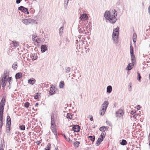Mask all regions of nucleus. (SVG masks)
I'll return each instance as SVG.
<instances>
[{"label":"nucleus","instance_id":"nucleus-1","mask_svg":"<svg viewBox=\"0 0 150 150\" xmlns=\"http://www.w3.org/2000/svg\"><path fill=\"white\" fill-rule=\"evenodd\" d=\"M86 26V24L84 23H79L78 25V30L80 33L86 34L85 29H84V27Z\"/></svg>","mask_w":150,"mask_h":150},{"label":"nucleus","instance_id":"nucleus-2","mask_svg":"<svg viewBox=\"0 0 150 150\" xmlns=\"http://www.w3.org/2000/svg\"><path fill=\"white\" fill-rule=\"evenodd\" d=\"M50 86V90L49 91V95L51 96L57 93V91L58 90L57 88H56L53 84H51Z\"/></svg>","mask_w":150,"mask_h":150},{"label":"nucleus","instance_id":"nucleus-3","mask_svg":"<svg viewBox=\"0 0 150 150\" xmlns=\"http://www.w3.org/2000/svg\"><path fill=\"white\" fill-rule=\"evenodd\" d=\"M134 60H131L132 63H129L125 68V69L127 71H130L136 65V59H134Z\"/></svg>","mask_w":150,"mask_h":150},{"label":"nucleus","instance_id":"nucleus-4","mask_svg":"<svg viewBox=\"0 0 150 150\" xmlns=\"http://www.w3.org/2000/svg\"><path fill=\"white\" fill-rule=\"evenodd\" d=\"M130 53L131 57V60H134V59H136L135 55L134 53V48L132 46V43L131 41L130 46Z\"/></svg>","mask_w":150,"mask_h":150},{"label":"nucleus","instance_id":"nucleus-5","mask_svg":"<svg viewBox=\"0 0 150 150\" xmlns=\"http://www.w3.org/2000/svg\"><path fill=\"white\" fill-rule=\"evenodd\" d=\"M88 16L85 13H83L81 15L80 17H79V23H83V21H85L86 20H87Z\"/></svg>","mask_w":150,"mask_h":150},{"label":"nucleus","instance_id":"nucleus-6","mask_svg":"<svg viewBox=\"0 0 150 150\" xmlns=\"http://www.w3.org/2000/svg\"><path fill=\"white\" fill-rule=\"evenodd\" d=\"M18 10H19L22 12L27 14H29L28 9L27 8H25L23 6H21L18 8Z\"/></svg>","mask_w":150,"mask_h":150},{"label":"nucleus","instance_id":"nucleus-7","mask_svg":"<svg viewBox=\"0 0 150 150\" xmlns=\"http://www.w3.org/2000/svg\"><path fill=\"white\" fill-rule=\"evenodd\" d=\"M109 104V102L108 101H105L103 102V103L102 104V109L101 110L102 111H104V112H105L106 110L108 108V105Z\"/></svg>","mask_w":150,"mask_h":150},{"label":"nucleus","instance_id":"nucleus-8","mask_svg":"<svg viewBox=\"0 0 150 150\" xmlns=\"http://www.w3.org/2000/svg\"><path fill=\"white\" fill-rule=\"evenodd\" d=\"M0 85H1V86L2 85V87L4 88L6 85L7 82V79H5L1 78L0 79Z\"/></svg>","mask_w":150,"mask_h":150},{"label":"nucleus","instance_id":"nucleus-9","mask_svg":"<svg viewBox=\"0 0 150 150\" xmlns=\"http://www.w3.org/2000/svg\"><path fill=\"white\" fill-rule=\"evenodd\" d=\"M108 20L110 23L114 24L117 21V19L115 16H111Z\"/></svg>","mask_w":150,"mask_h":150},{"label":"nucleus","instance_id":"nucleus-10","mask_svg":"<svg viewBox=\"0 0 150 150\" xmlns=\"http://www.w3.org/2000/svg\"><path fill=\"white\" fill-rule=\"evenodd\" d=\"M72 128L73 130L75 132H79L81 129L80 126L77 125H74Z\"/></svg>","mask_w":150,"mask_h":150},{"label":"nucleus","instance_id":"nucleus-11","mask_svg":"<svg viewBox=\"0 0 150 150\" xmlns=\"http://www.w3.org/2000/svg\"><path fill=\"white\" fill-rule=\"evenodd\" d=\"M124 114L123 111L122 109H119L116 112V116L117 117H121Z\"/></svg>","mask_w":150,"mask_h":150},{"label":"nucleus","instance_id":"nucleus-12","mask_svg":"<svg viewBox=\"0 0 150 150\" xmlns=\"http://www.w3.org/2000/svg\"><path fill=\"white\" fill-rule=\"evenodd\" d=\"M119 27L117 26L116 28H114L113 29V32L112 35H113L116 36V35H117L118 34L119 35Z\"/></svg>","mask_w":150,"mask_h":150},{"label":"nucleus","instance_id":"nucleus-13","mask_svg":"<svg viewBox=\"0 0 150 150\" xmlns=\"http://www.w3.org/2000/svg\"><path fill=\"white\" fill-rule=\"evenodd\" d=\"M9 71L8 70H5L3 74V76L2 78L4 79H7V77H9Z\"/></svg>","mask_w":150,"mask_h":150},{"label":"nucleus","instance_id":"nucleus-14","mask_svg":"<svg viewBox=\"0 0 150 150\" xmlns=\"http://www.w3.org/2000/svg\"><path fill=\"white\" fill-rule=\"evenodd\" d=\"M112 40L114 44H116L118 43V42L119 35H116V36L113 35H112Z\"/></svg>","mask_w":150,"mask_h":150},{"label":"nucleus","instance_id":"nucleus-15","mask_svg":"<svg viewBox=\"0 0 150 150\" xmlns=\"http://www.w3.org/2000/svg\"><path fill=\"white\" fill-rule=\"evenodd\" d=\"M111 16V13L109 11H106L104 13L105 18L108 20Z\"/></svg>","mask_w":150,"mask_h":150},{"label":"nucleus","instance_id":"nucleus-16","mask_svg":"<svg viewBox=\"0 0 150 150\" xmlns=\"http://www.w3.org/2000/svg\"><path fill=\"white\" fill-rule=\"evenodd\" d=\"M11 119L9 115H7L6 117V125H8V126H11Z\"/></svg>","mask_w":150,"mask_h":150},{"label":"nucleus","instance_id":"nucleus-17","mask_svg":"<svg viewBox=\"0 0 150 150\" xmlns=\"http://www.w3.org/2000/svg\"><path fill=\"white\" fill-rule=\"evenodd\" d=\"M41 51L42 53L45 52L47 50L46 45H42L41 46Z\"/></svg>","mask_w":150,"mask_h":150},{"label":"nucleus","instance_id":"nucleus-18","mask_svg":"<svg viewBox=\"0 0 150 150\" xmlns=\"http://www.w3.org/2000/svg\"><path fill=\"white\" fill-rule=\"evenodd\" d=\"M22 21L24 24L26 25H28L30 23V18L23 19Z\"/></svg>","mask_w":150,"mask_h":150},{"label":"nucleus","instance_id":"nucleus-19","mask_svg":"<svg viewBox=\"0 0 150 150\" xmlns=\"http://www.w3.org/2000/svg\"><path fill=\"white\" fill-rule=\"evenodd\" d=\"M6 102V98L3 97L0 102V106L4 107Z\"/></svg>","mask_w":150,"mask_h":150},{"label":"nucleus","instance_id":"nucleus-20","mask_svg":"<svg viewBox=\"0 0 150 150\" xmlns=\"http://www.w3.org/2000/svg\"><path fill=\"white\" fill-rule=\"evenodd\" d=\"M106 135V133L105 132L103 131L102 132L101 134L98 137L101 140L103 141L104 139L105 136Z\"/></svg>","mask_w":150,"mask_h":150},{"label":"nucleus","instance_id":"nucleus-21","mask_svg":"<svg viewBox=\"0 0 150 150\" xmlns=\"http://www.w3.org/2000/svg\"><path fill=\"white\" fill-rule=\"evenodd\" d=\"M22 74L20 72L17 73L15 75V79H19L22 77Z\"/></svg>","mask_w":150,"mask_h":150},{"label":"nucleus","instance_id":"nucleus-22","mask_svg":"<svg viewBox=\"0 0 150 150\" xmlns=\"http://www.w3.org/2000/svg\"><path fill=\"white\" fill-rule=\"evenodd\" d=\"M50 129L57 128V125L55 123V121H51Z\"/></svg>","mask_w":150,"mask_h":150},{"label":"nucleus","instance_id":"nucleus-23","mask_svg":"<svg viewBox=\"0 0 150 150\" xmlns=\"http://www.w3.org/2000/svg\"><path fill=\"white\" fill-rule=\"evenodd\" d=\"M12 77H8L7 79V81H8L9 83L8 85V88L9 89H10L11 87V83L12 82L11 81L12 80Z\"/></svg>","mask_w":150,"mask_h":150},{"label":"nucleus","instance_id":"nucleus-24","mask_svg":"<svg viewBox=\"0 0 150 150\" xmlns=\"http://www.w3.org/2000/svg\"><path fill=\"white\" fill-rule=\"evenodd\" d=\"M35 80L33 78H31L29 79L28 80V83L29 84H30L32 85H33L35 82Z\"/></svg>","mask_w":150,"mask_h":150},{"label":"nucleus","instance_id":"nucleus-25","mask_svg":"<svg viewBox=\"0 0 150 150\" xmlns=\"http://www.w3.org/2000/svg\"><path fill=\"white\" fill-rule=\"evenodd\" d=\"M5 146V142L4 139H3V142L2 140L1 142L0 150H4Z\"/></svg>","mask_w":150,"mask_h":150},{"label":"nucleus","instance_id":"nucleus-26","mask_svg":"<svg viewBox=\"0 0 150 150\" xmlns=\"http://www.w3.org/2000/svg\"><path fill=\"white\" fill-rule=\"evenodd\" d=\"M109 127L108 126H103L100 127L99 130L100 131H104L106 130L107 129H108Z\"/></svg>","mask_w":150,"mask_h":150},{"label":"nucleus","instance_id":"nucleus-27","mask_svg":"<svg viewBox=\"0 0 150 150\" xmlns=\"http://www.w3.org/2000/svg\"><path fill=\"white\" fill-rule=\"evenodd\" d=\"M12 44L16 47H17L19 45V42L15 40H13L11 42Z\"/></svg>","mask_w":150,"mask_h":150},{"label":"nucleus","instance_id":"nucleus-28","mask_svg":"<svg viewBox=\"0 0 150 150\" xmlns=\"http://www.w3.org/2000/svg\"><path fill=\"white\" fill-rule=\"evenodd\" d=\"M88 138L91 141L92 144H93L95 141V137L94 135L93 136H89Z\"/></svg>","mask_w":150,"mask_h":150},{"label":"nucleus","instance_id":"nucleus-29","mask_svg":"<svg viewBox=\"0 0 150 150\" xmlns=\"http://www.w3.org/2000/svg\"><path fill=\"white\" fill-rule=\"evenodd\" d=\"M112 90V87L111 86H108L107 87V92L108 93L111 92Z\"/></svg>","mask_w":150,"mask_h":150},{"label":"nucleus","instance_id":"nucleus-30","mask_svg":"<svg viewBox=\"0 0 150 150\" xmlns=\"http://www.w3.org/2000/svg\"><path fill=\"white\" fill-rule=\"evenodd\" d=\"M66 117L68 119L71 120L73 117V114H72L68 113L67 114Z\"/></svg>","mask_w":150,"mask_h":150},{"label":"nucleus","instance_id":"nucleus-31","mask_svg":"<svg viewBox=\"0 0 150 150\" xmlns=\"http://www.w3.org/2000/svg\"><path fill=\"white\" fill-rule=\"evenodd\" d=\"M56 115L54 114L53 112H52L50 115L51 121H55L54 116H55Z\"/></svg>","mask_w":150,"mask_h":150},{"label":"nucleus","instance_id":"nucleus-32","mask_svg":"<svg viewBox=\"0 0 150 150\" xmlns=\"http://www.w3.org/2000/svg\"><path fill=\"white\" fill-rule=\"evenodd\" d=\"M137 34L135 33H134L133 35L132 39L134 43L136 42V41Z\"/></svg>","mask_w":150,"mask_h":150},{"label":"nucleus","instance_id":"nucleus-33","mask_svg":"<svg viewBox=\"0 0 150 150\" xmlns=\"http://www.w3.org/2000/svg\"><path fill=\"white\" fill-rule=\"evenodd\" d=\"M12 67L14 70H16L18 67L17 63V62H14L12 65Z\"/></svg>","mask_w":150,"mask_h":150},{"label":"nucleus","instance_id":"nucleus-34","mask_svg":"<svg viewBox=\"0 0 150 150\" xmlns=\"http://www.w3.org/2000/svg\"><path fill=\"white\" fill-rule=\"evenodd\" d=\"M41 11H40L38 14L37 15V17H38V18L37 19V20L38 21L40 20L42 17V15H41V14L42 12H40Z\"/></svg>","mask_w":150,"mask_h":150},{"label":"nucleus","instance_id":"nucleus-35","mask_svg":"<svg viewBox=\"0 0 150 150\" xmlns=\"http://www.w3.org/2000/svg\"><path fill=\"white\" fill-rule=\"evenodd\" d=\"M40 93L37 92L35 93V95L34 96V99L37 100L39 98V96H40Z\"/></svg>","mask_w":150,"mask_h":150},{"label":"nucleus","instance_id":"nucleus-36","mask_svg":"<svg viewBox=\"0 0 150 150\" xmlns=\"http://www.w3.org/2000/svg\"><path fill=\"white\" fill-rule=\"evenodd\" d=\"M127 142L126 140L123 139L122 140L121 142H120V144L122 146L126 145L127 144Z\"/></svg>","mask_w":150,"mask_h":150},{"label":"nucleus","instance_id":"nucleus-37","mask_svg":"<svg viewBox=\"0 0 150 150\" xmlns=\"http://www.w3.org/2000/svg\"><path fill=\"white\" fill-rule=\"evenodd\" d=\"M80 142L79 141H76L74 143V146L75 148H78Z\"/></svg>","mask_w":150,"mask_h":150},{"label":"nucleus","instance_id":"nucleus-38","mask_svg":"<svg viewBox=\"0 0 150 150\" xmlns=\"http://www.w3.org/2000/svg\"><path fill=\"white\" fill-rule=\"evenodd\" d=\"M103 141L100 138L98 139V140L96 141V146H98L101 144V142Z\"/></svg>","mask_w":150,"mask_h":150},{"label":"nucleus","instance_id":"nucleus-39","mask_svg":"<svg viewBox=\"0 0 150 150\" xmlns=\"http://www.w3.org/2000/svg\"><path fill=\"white\" fill-rule=\"evenodd\" d=\"M64 85V81H61L59 83V87L60 88H63Z\"/></svg>","mask_w":150,"mask_h":150},{"label":"nucleus","instance_id":"nucleus-40","mask_svg":"<svg viewBox=\"0 0 150 150\" xmlns=\"http://www.w3.org/2000/svg\"><path fill=\"white\" fill-rule=\"evenodd\" d=\"M131 114L133 115L134 117L136 118L137 116L136 111H132Z\"/></svg>","mask_w":150,"mask_h":150},{"label":"nucleus","instance_id":"nucleus-41","mask_svg":"<svg viewBox=\"0 0 150 150\" xmlns=\"http://www.w3.org/2000/svg\"><path fill=\"white\" fill-rule=\"evenodd\" d=\"M137 79L139 82H140L142 77L141 76L140 73L138 71L137 72Z\"/></svg>","mask_w":150,"mask_h":150},{"label":"nucleus","instance_id":"nucleus-42","mask_svg":"<svg viewBox=\"0 0 150 150\" xmlns=\"http://www.w3.org/2000/svg\"><path fill=\"white\" fill-rule=\"evenodd\" d=\"M33 58L32 60H36L37 59L38 56L37 54L35 53H34L32 55Z\"/></svg>","mask_w":150,"mask_h":150},{"label":"nucleus","instance_id":"nucleus-43","mask_svg":"<svg viewBox=\"0 0 150 150\" xmlns=\"http://www.w3.org/2000/svg\"><path fill=\"white\" fill-rule=\"evenodd\" d=\"M51 131L54 133V135H56L57 134V128H52L51 129Z\"/></svg>","mask_w":150,"mask_h":150},{"label":"nucleus","instance_id":"nucleus-44","mask_svg":"<svg viewBox=\"0 0 150 150\" xmlns=\"http://www.w3.org/2000/svg\"><path fill=\"white\" fill-rule=\"evenodd\" d=\"M69 1H64V8L65 9H67L68 6V4Z\"/></svg>","mask_w":150,"mask_h":150},{"label":"nucleus","instance_id":"nucleus-45","mask_svg":"<svg viewBox=\"0 0 150 150\" xmlns=\"http://www.w3.org/2000/svg\"><path fill=\"white\" fill-rule=\"evenodd\" d=\"M51 146V144L49 143L47 145V146L44 149V150H50Z\"/></svg>","mask_w":150,"mask_h":150},{"label":"nucleus","instance_id":"nucleus-46","mask_svg":"<svg viewBox=\"0 0 150 150\" xmlns=\"http://www.w3.org/2000/svg\"><path fill=\"white\" fill-rule=\"evenodd\" d=\"M20 129L21 130H24L25 129V126L24 125H22L19 126Z\"/></svg>","mask_w":150,"mask_h":150},{"label":"nucleus","instance_id":"nucleus-47","mask_svg":"<svg viewBox=\"0 0 150 150\" xmlns=\"http://www.w3.org/2000/svg\"><path fill=\"white\" fill-rule=\"evenodd\" d=\"M6 131L7 133H8L10 132V130H11L10 128L11 126H8V125H6Z\"/></svg>","mask_w":150,"mask_h":150},{"label":"nucleus","instance_id":"nucleus-48","mask_svg":"<svg viewBox=\"0 0 150 150\" xmlns=\"http://www.w3.org/2000/svg\"><path fill=\"white\" fill-rule=\"evenodd\" d=\"M117 11L115 9H114V11H112V15H111V16H117V14L116 13Z\"/></svg>","mask_w":150,"mask_h":150},{"label":"nucleus","instance_id":"nucleus-49","mask_svg":"<svg viewBox=\"0 0 150 150\" xmlns=\"http://www.w3.org/2000/svg\"><path fill=\"white\" fill-rule=\"evenodd\" d=\"M3 113H0V122L3 123Z\"/></svg>","mask_w":150,"mask_h":150},{"label":"nucleus","instance_id":"nucleus-50","mask_svg":"<svg viewBox=\"0 0 150 150\" xmlns=\"http://www.w3.org/2000/svg\"><path fill=\"white\" fill-rule=\"evenodd\" d=\"M24 106L25 108H28L30 106V103L28 102H26L25 103Z\"/></svg>","mask_w":150,"mask_h":150},{"label":"nucleus","instance_id":"nucleus-51","mask_svg":"<svg viewBox=\"0 0 150 150\" xmlns=\"http://www.w3.org/2000/svg\"><path fill=\"white\" fill-rule=\"evenodd\" d=\"M4 107L0 106V113H3Z\"/></svg>","mask_w":150,"mask_h":150},{"label":"nucleus","instance_id":"nucleus-52","mask_svg":"<svg viewBox=\"0 0 150 150\" xmlns=\"http://www.w3.org/2000/svg\"><path fill=\"white\" fill-rule=\"evenodd\" d=\"M63 39L64 40H65V41H66V43L67 44V42H68L69 41V40L68 39V38H67L66 37L65 38H63Z\"/></svg>","mask_w":150,"mask_h":150},{"label":"nucleus","instance_id":"nucleus-53","mask_svg":"<svg viewBox=\"0 0 150 150\" xmlns=\"http://www.w3.org/2000/svg\"><path fill=\"white\" fill-rule=\"evenodd\" d=\"M63 32V30L62 29H59V35L61 36L62 35V33Z\"/></svg>","mask_w":150,"mask_h":150},{"label":"nucleus","instance_id":"nucleus-54","mask_svg":"<svg viewBox=\"0 0 150 150\" xmlns=\"http://www.w3.org/2000/svg\"><path fill=\"white\" fill-rule=\"evenodd\" d=\"M100 111L101 112H100V115L103 116V115L105 112H104V111H102L101 110H100Z\"/></svg>","mask_w":150,"mask_h":150},{"label":"nucleus","instance_id":"nucleus-55","mask_svg":"<svg viewBox=\"0 0 150 150\" xmlns=\"http://www.w3.org/2000/svg\"><path fill=\"white\" fill-rule=\"evenodd\" d=\"M70 68L69 67H68L67 68V69H66V72H69L70 71Z\"/></svg>","mask_w":150,"mask_h":150},{"label":"nucleus","instance_id":"nucleus-56","mask_svg":"<svg viewBox=\"0 0 150 150\" xmlns=\"http://www.w3.org/2000/svg\"><path fill=\"white\" fill-rule=\"evenodd\" d=\"M30 23H31V22H32L34 23L36 21V20L35 19H34V18L33 19L30 18Z\"/></svg>","mask_w":150,"mask_h":150},{"label":"nucleus","instance_id":"nucleus-57","mask_svg":"<svg viewBox=\"0 0 150 150\" xmlns=\"http://www.w3.org/2000/svg\"><path fill=\"white\" fill-rule=\"evenodd\" d=\"M106 122L108 125H109V126H111V123L108 120H107L106 121Z\"/></svg>","mask_w":150,"mask_h":150},{"label":"nucleus","instance_id":"nucleus-58","mask_svg":"<svg viewBox=\"0 0 150 150\" xmlns=\"http://www.w3.org/2000/svg\"><path fill=\"white\" fill-rule=\"evenodd\" d=\"M67 141H68L69 143H71L72 142V140L70 139V138L69 137H68V140Z\"/></svg>","mask_w":150,"mask_h":150},{"label":"nucleus","instance_id":"nucleus-59","mask_svg":"<svg viewBox=\"0 0 150 150\" xmlns=\"http://www.w3.org/2000/svg\"><path fill=\"white\" fill-rule=\"evenodd\" d=\"M63 136L66 140L67 141L68 140V137H67L64 134H63Z\"/></svg>","mask_w":150,"mask_h":150},{"label":"nucleus","instance_id":"nucleus-60","mask_svg":"<svg viewBox=\"0 0 150 150\" xmlns=\"http://www.w3.org/2000/svg\"><path fill=\"white\" fill-rule=\"evenodd\" d=\"M35 42H37V43L38 44L37 45V46H38V47H39L40 46V45L39 44V43H40V42H38V40H35Z\"/></svg>","mask_w":150,"mask_h":150},{"label":"nucleus","instance_id":"nucleus-61","mask_svg":"<svg viewBox=\"0 0 150 150\" xmlns=\"http://www.w3.org/2000/svg\"><path fill=\"white\" fill-rule=\"evenodd\" d=\"M129 86L128 88L129 91H130L131 90V88H131L132 86H131L130 85H129Z\"/></svg>","mask_w":150,"mask_h":150},{"label":"nucleus","instance_id":"nucleus-62","mask_svg":"<svg viewBox=\"0 0 150 150\" xmlns=\"http://www.w3.org/2000/svg\"><path fill=\"white\" fill-rule=\"evenodd\" d=\"M148 12L150 14V6L148 8Z\"/></svg>","mask_w":150,"mask_h":150},{"label":"nucleus","instance_id":"nucleus-63","mask_svg":"<svg viewBox=\"0 0 150 150\" xmlns=\"http://www.w3.org/2000/svg\"><path fill=\"white\" fill-rule=\"evenodd\" d=\"M59 147L58 146H56L55 148V150H58V148Z\"/></svg>","mask_w":150,"mask_h":150},{"label":"nucleus","instance_id":"nucleus-64","mask_svg":"<svg viewBox=\"0 0 150 150\" xmlns=\"http://www.w3.org/2000/svg\"><path fill=\"white\" fill-rule=\"evenodd\" d=\"M90 149H91V147H87L86 149V150H90Z\"/></svg>","mask_w":150,"mask_h":150}]
</instances>
